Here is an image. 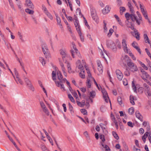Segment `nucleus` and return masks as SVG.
Here are the masks:
<instances>
[{"instance_id":"nucleus-1","label":"nucleus","mask_w":151,"mask_h":151,"mask_svg":"<svg viewBox=\"0 0 151 151\" xmlns=\"http://www.w3.org/2000/svg\"><path fill=\"white\" fill-rule=\"evenodd\" d=\"M86 68V70L87 71V73L88 74V76L87 78V83L88 85H91L93 84V83L95 85H98L95 80L91 76V74L88 70V68L86 67V66H84Z\"/></svg>"},{"instance_id":"nucleus-2","label":"nucleus","mask_w":151,"mask_h":151,"mask_svg":"<svg viewBox=\"0 0 151 151\" xmlns=\"http://www.w3.org/2000/svg\"><path fill=\"white\" fill-rule=\"evenodd\" d=\"M99 137L102 140V142H101L100 144L102 146V147L101 148L102 151H110V149L109 146L107 145L104 144V142L105 141L104 135L103 134H100Z\"/></svg>"},{"instance_id":"nucleus-3","label":"nucleus","mask_w":151,"mask_h":151,"mask_svg":"<svg viewBox=\"0 0 151 151\" xmlns=\"http://www.w3.org/2000/svg\"><path fill=\"white\" fill-rule=\"evenodd\" d=\"M76 68H78L79 69H80L81 72L79 73L80 77L82 78H85V70L83 66L80 63V61L79 60L77 61L76 63Z\"/></svg>"},{"instance_id":"nucleus-4","label":"nucleus","mask_w":151,"mask_h":151,"mask_svg":"<svg viewBox=\"0 0 151 151\" xmlns=\"http://www.w3.org/2000/svg\"><path fill=\"white\" fill-rule=\"evenodd\" d=\"M127 65L129 69L132 72L137 71L138 70L137 67L136 65L133 63L132 60H129L127 62Z\"/></svg>"},{"instance_id":"nucleus-5","label":"nucleus","mask_w":151,"mask_h":151,"mask_svg":"<svg viewBox=\"0 0 151 151\" xmlns=\"http://www.w3.org/2000/svg\"><path fill=\"white\" fill-rule=\"evenodd\" d=\"M98 88L99 90H100V88L99 87H100L101 90V92L102 93L103 95V98L104 99V100L106 101V102L107 103L108 102V101H109V102L111 104V101H110V100L109 99V98L108 97V96L107 94V93L106 91L105 90L104 88H102L101 87V86H96Z\"/></svg>"},{"instance_id":"nucleus-6","label":"nucleus","mask_w":151,"mask_h":151,"mask_svg":"<svg viewBox=\"0 0 151 151\" xmlns=\"http://www.w3.org/2000/svg\"><path fill=\"white\" fill-rule=\"evenodd\" d=\"M72 45L74 49V50H71V53L73 58H75V55L77 56L79 58L81 57V56L80 53L78 52L77 49L76 45L74 43L72 42Z\"/></svg>"},{"instance_id":"nucleus-7","label":"nucleus","mask_w":151,"mask_h":151,"mask_svg":"<svg viewBox=\"0 0 151 151\" xmlns=\"http://www.w3.org/2000/svg\"><path fill=\"white\" fill-rule=\"evenodd\" d=\"M91 16L92 19L96 22L98 21V18L96 10L94 8L90 7Z\"/></svg>"},{"instance_id":"nucleus-8","label":"nucleus","mask_w":151,"mask_h":151,"mask_svg":"<svg viewBox=\"0 0 151 151\" xmlns=\"http://www.w3.org/2000/svg\"><path fill=\"white\" fill-rule=\"evenodd\" d=\"M106 45L107 47L111 48L113 51H116V47L115 43L112 41L110 40L106 41Z\"/></svg>"},{"instance_id":"nucleus-9","label":"nucleus","mask_w":151,"mask_h":151,"mask_svg":"<svg viewBox=\"0 0 151 151\" xmlns=\"http://www.w3.org/2000/svg\"><path fill=\"white\" fill-rule=\"evenodd\" d=\"M42 50L46 58H49L50 57L49 50L47 45H43L42 46Z\"/></svg>"},{"instance_id":"nucleus-10","label":"nucleus","mask_w":151,"mask_h":151,"mask_svg":"<svg viewBox=\"0 0 151 151\" xmlns=\"http://www.w3.org/2000/svg\"><path fill=\"white\" fill-rule=\"evenodd\" d=\"M55 82L56 84L58 85H63L66 82V84L67 85H70L69 82L65 78H62L61 79H60L58 80H55Z\"/></svg>"},{"instance_id":"nucleus-11","label":"nucleus","mask_w":151,"mask_h":151,"mask_svg":"<svg viewBox=\"0 0 151 151\" xmlns=\"http://www.w3.org/2000/svg\"><path fill=\"white\" fill-rule=\"evenodd\" d=\"M60 55H61L63 60H64V58L66 57H68L67 52L65 49H61L60 50Z\"/></svg>"},{"instance_id":"nucleus-12","label":"nucleus","mask_w":151,"mask_h":151,"mask_svg":"<svg viewBox=\"0 0 151 151\" xmlns=\"http://www.w3.org/2000/svg\"><path fill=\"white\" fill-rule=\"evenodd\" d=\"M122 45L124 51L126 53H128L129 50L127 46V44L126 40L124 39H123L122 41Z\"/></svg>"},{"instance_id":"nucleus-13","label":"nucleus","mask_w":151,"mask_h":151,"mask_svg":"<svg viewBox=\"0 0 151 151\" xmlns=\"http://www.w3.org/2000/svg\"><path fill=\"white\" fill-rule=\"evenodd\" d=\"M130 18L133 22L136 21V23L138 25H139L140 24V22L137 18L135 14H130Z\"/></svg>"},{"instance_id":"nucleus-14","label":"nucleus","mask_w":151,"mask_h":151,"mask_svg":"<svg viewBox=\"0 0 151 151\" xmlns=\"http://www.w3.org/2000/svg\"><path fill=\"white\" fill-rule=\"evenodd\" d=\"M25 2V5L26 6L32 9H34V6L30 0H26Z\"/></svg>"},{"instance_id":"nucleus-15","label":"nucleus","mask_w":151,"mask_h":151,"mask_svg":"<svg viewBox=\"0 0 151 151\" xmlns=\"http://www.w3.org/2000/svg\"><path fill=\"white\" fill-rule=\"evenodd\" d=\"M116 73L118 79L119 80H122L123 77V74L121 71L118 69L116 70Z\"/></svg>"},{"instance_id":"nucleus-16","label":"nucleus","mask_w":151,"mask_h":151,"mask_svg":"<svg viewBox=\"0 0 151 151\" xmlns=\"http://www.w3.org/2000/svg\"><path fill=\"white\" fill-rule=\"evenodd\" d=\"M121 59L122 63L125 65H126V62L127 64L129 60H131L127 55H125L124 57H122L121 58Z\"/></svg>"},{"instance_id":"nucleus-17","label":"nucleus","mask_w":151,"mask_h":151,"mask_svg":"<svg viewBox=\"0 0 151 151\" xmlns=\"http://www.w3.org/2000/svg\"><path fill=\"white\" fill-rule=\"evenodd\" d=\"M74 24L77 32L81 31L80 26L78 19H76L74 21Z\"/></svg>"},{"instance_id":"nucleus-18","label":"nucleus","mask_w":151,"mask_h":151,"mask_svg":"<svg viewBox=\"0 0 151 151\" xmlns=\"http://www.w3.org/2000/svg\"><path fill=\"white\" fill-rule=\"evenodd\" d=\"M132 46L136 49L138 52L141 54V51L139 48L137 46V43L135 41L133 42L132 43Z\"/></svg>"},{"instance_id":"nucleus-19","label":"nucleus","mask_w":151,"mask_h":151,"mask_svg":"<svg viewBox=\"0 0 151 151\" xmlns=\"http://www.w3.org/2000/svg\"><path fill=\"white\" fill-rule=\"evenodd\" d=\"M110 10V8L108 6H106L105 8L104 9L102 10V13L104 14H106L108 13Z\"/></svg>"},{"instance_id":"nucleus-20","label":"nucleus","mask_w":151,"mask_h":151,"mask_svg":"<svg viewBox=\"0 0 151 151\" xmlns=\"http://www.w3.org/2000/svg\"><path fill=\"white\" fill-rule=\"evenodd\" d=\"M148 86H145V88L146 89L145 90V92L146 95H147L149 96H151V93L150 89V88L147 87Z\"/></svg>"},{"instance_id":"nucleus-21","label":"nucleus","mask_w":151,"mask_h":151,"mask_svg":"<svg viewBox=\"0 0 151 151\" xmlns=\"http://www.w3.org/2000/svg\"><path fill=\"white\" fill-rule=\"evenodd\" d=\"M65 63L67 64V67L68 68V72L70 73L73 72L71 70V68L70 66V65L68 62H65Z\"/></svg>"},{"instance_id":"nucleus-22","label":"nucleus","mask_w":151,"mask_h":151,"mask_svg":"<svg viewBox=\"0 0 151 151\" xmlns=\"http://www.w3.org/2000/svg\"><path fill=\"white\" fill-rule=\"evenodd\" d=\"M25 12L29 14H32L34 13V11L33 9L31 10L28 8L26 9H25Z\"/></svg>"},{"instance_id":"nucleus-23","label":"nucleus","mask_w":151,"mask_h":151,"mask_svg":"<svg viewBox=\"0 0 151 151\" xmlns=\"http://www.w3.org/2000/svg\"><path fill=\"white\" fill-rule=\"evenodd\" d=\"M148 133V132H146L142 137V139L144 143L145 142L146 139L147 137H148L149 134Z\"/></svg>"},{"instance_id":"nucleus-24","label":"nucleus","mask_w":151,"mask_h":151,"mask_svg":"<svg viewBox=\"0 0 151 151\" xmlns=\"http://www.w3.org/2000/svg\"><path fill=\"white\" fill-rule=\"evenodd\" d=\"M96 92L94 91H92L89 93V97L93 98L95 97L96 95Z\"/></svg>"},{"instance_id":"nucleus-25","label":"nucleus","mask_w":151,"mask_h":151,"mask_svg":"<svg viewBox=\"0 0 151 151\" xmlns=\"http://www.w3.org/2000/svg\"><path fill=\"white\" fill-rule=\"evenodd\" d=\"M17 34L20 40L22 42H24V40L23 37L22 33L20 32H18Z\"/></svg>"},{"instance_id":"nucleus-26","label":"nucleus","mask_w":151,"mask_h":151,"mask_svg":"<svg viewBox=\"0 0 151 151\" xmlns=\"http://www.w3.org/2000/svg\"><path fill=\"white\" fill-rule=\"evenodd\" d=\"M45 13L51 20H52L53 19V18L52 16L48 11Z\"/></svg>"},{"instance_id":"nucleus-27","label":"nucleus","mask_w":151,"mask_h":151,"mask_svg":"<svg viewBox=\"0 0 151 151\" xmlns=\"http://www.w3.org/2000/svg\"><path fill=\"white\" fill-rule=\"evenodd\" d=\"M134 99L133 96L132 95H130L129 97V100L130 103L132 105H134L135 104L134 101Z\"/></svg>"},{"instance_id":"nucleus-28","label":"nucleus","mask_w":151,"mask_h":151,"mask_svg":"<svg viewBox=\"0 0 151 151\" xmlns=\"http://www.w3.org/2000/svg\"><path fill=\"white\" fill-rule=\"evenodd\" d=\"M138 62L140 65L145 70H147L148 68L143 63H142L141 61L139 60H138Z\"/></svg>"},{"instance_id":"nucleus-29","label":"nucleus","mask_w":151,"mask_h":151,"mask_svg":"<svg viewBox=\"0 0 151 151\" xmlns=\"http://www.w3.org/2000/svg\"><path fill=\"white\" fill-rule=\"evenodd\" d=\"M39 61L42 63L43 66H44L45 64V62L44 58L42 57H40L39 58Z\"/></svg>"},{"instance_id":"nucleus-30","label":"nucleus","mask_w":151,"mask_h":151,"mask_svg":"<svg viewBox=\"0 0 151 151\" xmlns=\"http://www.w3.org/2000/svg\"><path fill=\"white\" fill-rule=\"evenodd\" d=\"M112 134L116 140H118L119 139V137L118 136L117 134L115 132L113 131L112 132Z\"/></svg>"},{"instance_id":"nucleus-31","label":"nucleus","mask_w":151,"mask_h":151,"mask_svg":"<svg viewBox=\"0 0 151 151\" xmlns=\"http://www.w3.org/2000/svg\"><path fill=\"white\" fill-rule=\"evenodd\" d=\"M15 80L16 82L17 83V84H22V80L19 78V76L17 78H16V79H15Z\"/></svg>"},{"instance_id":"nucleus-32","label":"nucleus","mask_w":151,"mask_h":151,"mask_svg":"<svg viewBox=\"0 0 151 151\" xmlns=\"http://www.w3.org/2000/svg\"><path fill=\"white\" fill-rule=\"evenodd\" d=\"M144 38L146 43H150V40L146 34H144Z\"/></svg>"},{"instance_id":"nucleus-33","label":"nucleus","mask_w":151,"mask_h":151,"mask_svg":"<svg viewBox=\"0 0 151 151\" xmlns=\"http://www.w3.org/2000/svg\"><path fill=\"white\" fill-rule=\"evenodd\" d=\"M78 32L79 35L81 40L83 42H84V37L82 35V34L81 32V31Z\"/></svg>"},{"instance_id":"nucleus-34","label":"nucleus","mask_w":151,"mask_h":151,"mask_svg":"<svg viewBox=\"0 0 151 151\" xmlns=\"http://www.w3.org/2000/svg\"><path fill=\"white\" fill-rule=\"evenodd\" d=\"M24 80L27 85H31L32 84L31 81L28 78H24Z\"/></svg>"},{"instance_id":"nucleus-35","label":"nucleus","mask_w":151,"mask_h":151,"mask_svg":"<svg viewBox=\"0 0 151 151\" xmlns=\"http://www.w3.org/2000/svg\"><path fill=\"white\" fill-rule=\"evenodd\" d=\"M77 103L79 106L82 107L84 106L85 104V101H83L81 102L77 101Z\"/></svg>"},{"instance_id":"nucleus-36","label":"nucleus","mask_w":151,"mask_h":151,"mask_svg":"<svg viewBox=\"0 0 151 151\" xmlns=\"http://www.w3.org/2000/svg\"><path fill=\"white\" fill-rule=\"evenodd\" d=\"M98 70L100 74H101L103 72V68L102 65L98 66Z\"/></svg>"},{"instance_id":"nucleus-37","label":"nucleus","mask_w":151,"mask_h":151,"mask_svg":"<svg viewBox=\"0 0 151 151\" xmlns=\"http://www.w3.org/2000/svg\"><path fill=\"white\" fill-rule=\"evenodd\" d=\"M125 16L127 19V22H128L130 18V14L128 13H127L125 14Z\"/></svg>"},{"instance_id":"nucleus-38","label":"nucleus","mask_w":151,"mask_h":151,"mask_svg":"<svg viewBox=\"0 0 151 151\" xmlns=\"http://www.w3.org/2000/svg\"><path fill=\"white\" fill-rule=\"evenodd\" d=\"M68 105L69 107V109L70 112V113L71 114H72L74 112L73 110V107L71 104L70 103H68Z\"/></svg>"},{"instance_id":"nucleus-39","label":"nucleus","mask_w":151,"mask_h":151,"mask_svg":"<svg viewBox=\"0 0 151 151\" xmlns=\"http://www.w3.org/2000/svg\"><path fill=\"white\" fill-rule=\"evenodd\" d=\"M119 9L120 10V13L122 15V14L123 12H124L126 10L125 8L123 6L120 7Z\"/></svg>"},{"instance_id":"nucleus-40","label":"nucleus","mask_w":151,"mask_h":151,"mask_svg":"<svg viewBox=\"0 0 151 151\" xmlns=\"http://www.w3.org/2000/svg\"><path fill=\"white\" fill-rule=\"evenodd\" d=\"M57 76L58 80L60 79H61L62 78H63L61 73L60 72H58L57 73Z\"/></svg>"},{"instance_id":"nucleus-41","label":"nucleus","mask_w":151,"mask_h":151,"mask_svg":"<svg viewBox=\"0 0 151 151\" xmlns=\"http://www.w3.org/2000/svg\"><path fill=\"white\" fill-rule=\"evenodd\" d=\"M43 111L47 116L49 115V111L47 108L46 107L45 109H42Z\"/></svg>"},{"instance_id":"nucleus-42","label":"nucleus","mask_w":151,"mask_h":151,"mask_svg":"<svg viewBox=\"0 0 151 151\" xmlns=\"http://www.w3.org/2000/svg\"><path fill=\"white\" fill-rule=\"evenodd\" d=\"M68 97L71 102H75V101L74 99H73V97H72V96L70 94H68Z\"/></svg>"},{"instance_id":"nucleus-43","label":"nucleus","mask_w":151,"mask_h":151,"mask_svg":"<svg viewBox=\"0 0 151 151\" xmlns=\"http://www.w3.org/2000/svg\"><path fill=\"white\" fill-rule=\"evenodd\" d=\"M113 32L114 30L112 28L110 29L109 31V32L107 34L108 37H110L112 35Z\"/></svg>"},{"instance_id":"nucleus-44","label":"nucleus","mask_w":151,"mask_h":151,"mask_svg":"<svg viewBox=\"0 0 151 151\" xmlns=\"http://www.w3.org/2000/svg\"><path fill=\"white\" fill-rule=\"evenodd\" d=\"M129 113L130 114H132L134 113V109L133 107H131L129 109Z\"/></svg>"},{"instance_id":"nucleus-45","label":"nucleus","mask_w":151,"mask_h":151,"mask_svg":"<svg viewBox=\"0 0 151 151\" xmlns=\"http://www.w3.org/2000/svg\"><path fill=\"white\" fill-rule=\"evenodd\" d=\"M117 5L118 6H120L122 5L123 4L122 0H116Z\"/></svg>"},{"instance_id":"nucleus-46","label":"nucleus","mask_w":151,"mask_h":151,"mask_svg":"<svg viewBox=\"0 0 151 151\" xmlns=\"http://www.w3.org/2000/svg\"><path fill=\"white\" fill-rule=\"evenodd\" d=\"M128 53H129V55L132 57V58L134 60H136V58L130 51H129Z\"/></svg>"},{"instance_id":"nucleus-47","label":"nucleus","mask_w":151,"mask_h":151,"mask_svg":"<svg viewBox=\"0 0 151 151\" xmlns=\"http://www.w3.org/2000/svg\"><path fill=\"white\" fill-rule=\"evenodd\" d=\"M146 128L147 132H148V133L150 134V133H151V132L150 131V126L149 124H148V125L145 127Z\"/></svg>"},{"instance_id":"nucleus-48","label":"nucleus","mask_w":151,"mask_h":151,"mask_svg":"<svg viewBox=\"0 0 151 151\" xmlns=\"http://www.w3.org/2000/svg\"><path fill=\"white\" fill-rule=\"evenodd\" d=\"M117 101L119 104L121 105L122 104V101L121 98L120 97H118L117 98Z\"/></svg>"},{"instance_id":"nucleus-49","label":"nucleus","mask_w":151,"mask_h":151,"mask_svg":"<svg viewBox=\"0 0 151 151\" xmlns=\"http://www.w3.org/2000/svg\"><path fill=\"white\" fill-rule=\"evenodd\" d=\"M76 13L77 14H78V13L80 16L82 17L83 16L81 14V10L79 8H78L76 9Z\"/></svg>"},{"instance_id":"nucleus-50","label":"nucleus","mask_w":151,"mask_h":151,"mask_svg":"<svg viewBox=\"0 0 151 151\" xmlns=\"http://www.w3.org/2000/svg\"><path fill=\"white\" fill-rule=\"evenodd\" d=\"M41 148L43 151H48L46 147L44 145H41Z\"/></svg>"},{"instance_id":"nucleus-51","label":"nucleus","mask_w":151,"mask_h":151,"mask_svg":"<svg viewBox=\"0 0 151 151\" xmlns=\"http://www.w3.org/2000/svg\"><path fill=\"white\" fill-rule=\"evenodd\" d=\"M81 112L84 115H87V111L85 109H82L81 110Z\"/></svg>"},{"instance_id":"nucleus-52","label":"nucleus","mask_w":151,"mask_h":151,"mask_svg":"<svg viewBox=\"0 0 151 151\" xmlns=\"http://www.w3.org/2000/svg\"><path fill=\"white\" fill-rule=\"evenodd\" d=\"M42 9L44 13H46L48 11L46 7L43 4L42 5Z\"/></svg>"},{"instance_id":"nucleus-53","label":"nucleus","mask_w":151,"mask_h":151,"mask_svg":"<svg viewBox=\"0 0 151 151\" xmlns=\"http://www.w3.org/2000/svg\"><path fill=\"white\" fill-rule=\"evenodd\" d=\"M52 76L53 79L55 81L56 78V73L54 71L52 72Z\"/></svg>"},{"instance_id":"nucleus-54","label":"nucleus","mask_w":151,"mask_h":151,"mask_svg":"<svg viewBox=\"0 0 151 151\" xmlns=\"http://www.w3.org/2000/svg\"><path fill=\"white\" fill-rule=\"evenodd\" d=\"M122 82L124 85H128L127 80L126 79L124 78Z\"/></svg>"},{"instance_id":"nucleus-55","label":"nucleus","mask_w":151,"mask_h":151,"mask_svg":"<svg viewBox=\"0 0 151 151\" xmlns=\"http://www.w3.org/2000/svg\"><path fill=\"white\" fill-rule=\"evenodd\" d=\"M142 13L146 19H148V15L146 11Z\"/></svg>"},{"instance_id":"nucleus-56","label":"nucleus","mask_w":151,"mask_h":151,"mask_svg":"<svg viewBox=\"0 0 151 151\" xmlns=\"http://www.w3.org/2000/svg\"><path fill=\"white\" fill-rule=\"evenodd\" d=\"M124 74L127 76H128L129 75L130 73L129 71L127 68L126 69V70L124 71Z\"/></svg>"},{"instance_id":"nucleus-57","label":"nucleus","mask_w":151,"mask_h":151,"mask_svg":"<svg viewBox=\"0 0 151 151\" xmlns=\"http://www.w3.org/2000/svg\"><path fill=\"white\" fill-rule=\"evenodd\" d=\"M47 137L48 139L49 140V141L51 143V145H53V141L52 140V139L49 136H47Z\"/></svg>"},{"instance_id":"nucleus-58","label":"nucleus","mask_w":151,"mask_h":151,"mask_svg":"<svg viewBox=\"0 0 151 151\" xmlns=\"http://www.w3.org/2000/svg\"><path fill=\"white\" fill-rule=\"evenodd\" d=\"M135 114L137 117L142 116L139 113V111H136L135 113Z\"/></svg>"},{"instance_id":"nucleus-59","label":"nucleus","mask_w":151,"mask_h":151,"mask_svg":"<svg viewBox=\"0 0 151 151\" xmlns=\"http://www.w3.org/2000/svg\"><path fill=\"white\" fill-rule=\"evenodd\" d=\"M27 88L32 91H34L35 89L33 86H27Z\"/></svg>"},{"instance_id":"nucleus-60","label":"nucleus","mask_w":151,"mask_h":151,"mask_svg":"<svg viewBox=\"0 0 151 151\" xmlns=\"http://www.w3.org/2000/svg\"><path fill=\"white\" fill-rule=\"evenodd\" d=\"M135 37L137 40H139V34L138 32H136L135 34Z\"/></svg>"},{"instance_id":"nucleus-61","label":"nucleus","mask_w":151,"mask_h":151,"mask_svg":"<svg viewBox=\"0 0 151 151\" xmlns=\"http://www.w3.org/2000/svg\"><path fill=\"white\" fill-rule=\"evenodd\" d=\"M139 6L140 10L142 13L146 11H145V10L143 7L142 6L141 4H139Z\"/></svg>"},{"instance_id":"nucleus-62","label":"nucleus","mask_w":151,"mask_h":151,"mask_svg":"<svg viewBox=\"0 0 151 151\" xmlns=\"http://www.w3.org/2000/svg\"><path fill=\"white\" fill-rule=\"evenodd\" d=\"M103 23L104 24V29L105 31H107V28L106 27V23L105 22L104 20L103 21Z\"/></svg>"},{"instance_id":"nucleus-63","label":"nucleus","mask_w":151,"mask_h":151,"mask_svg":"<svg viewBox=\"0 0 151 151\" xmlns=\"http://www.w3.org/2000/svg\"><path fill=\"white\" fill-rule=\"evenodd\" d=\"M145 50L147 55L149 56V57L150 58H151V54L149 51L148 50V49L147 48H145Z\"/></svg>"},{"instance_id":"nucleus-64","label":"nucleus","mask_w":151,"mask_h":151,"mask_svg":"<svg viewBox=\"0 0 151 151\" xmlns=\"http://www.w3.org/2000/svg\"><path fill=\"white\" fill-rule=\"evenodd\" d=\"M40 104L42 109H45V108L46 107L45 104L43 102H40Z\"/></svg>"}]
</instances>
